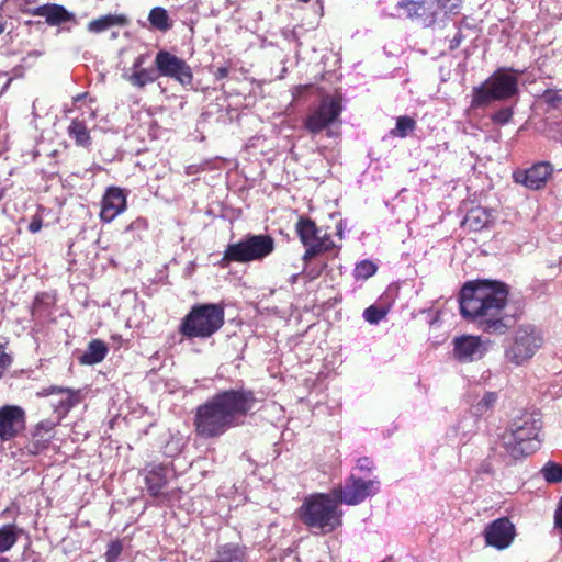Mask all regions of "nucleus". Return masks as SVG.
I'll list each match as a JSON object with an SVG mask.
<instances>
[{"instance_id": "obj_43", "label": "nucleus", "mask_w": 562, "mask_h": 562, "mask_svg": "<svg viewBox=\"0 0 562 562\" xmlns=\"http://www.w3.org/2000/svg\"><path fill=\"white\" fill-rule=\"evenodd\" d=\"M147 228V222L146 220L142 218V217H138L136 218L135 221H133L127 227H126V232L128 231H134V229H138V231H144Z\"/></svg>"}, {"instance_id": "obj_51", "label": "nucleus", "mask_w": 562, "mask_h": 562, "mask_svg": "<svg viewBox=\"0 0 562 562\" xmlns=\"http://www.w3.org/2000/svg\"><path fill=\"white\" fill-rule=\"evenodd\" d=\"M5 31V22L0 18V35Z\"/></svg>"}, {"instance_id": "obj_21", "label": "nucleus", "mask_w": 562, "mask_h": 562, "mask_svg": "<svg viewBox=\"0 0 562 562\" xmlns=\"http://www.w3.org/2000/svg\"><path fill=\"white\" fill-rule=\"evenodd\" d=\"M246 548L237 543L220 546L215 559L210 562H245Z\"/></svg>"}, {"instance_id": "obj_19", "label": "nucleus", "mask_w": 562, "mask_h": 562, "mask_svg": "<svg viewBox=\"0 0 562 562\" xmlns=\"http://www.w3.org/2000/svg\"><path fill=\"white\" fill-rule=\"evenodd\" d=\"M33 15L44 16L47 24L56 26L72 20L74 15L60 4H44L32 11Z\"/></svg>"}, {"instance_id": "obj_52", "label": "nucleus", "mask_w": 562, "mask_h": 562, "mask_svg": "<svg viewBox=\"0 0 562 562\" xmlns=\"http://www.w3.org/2000/svg\"><path fill=\"white\" fill-rule=\"evenodd\" d=\"M86 95H87V93L78 94V95H76V97L74 98V101H75V102L81 101Z\"/></svg>"}, {"instance_id": "obj_49", "label": "nucleus", "mask_w": 562, "mask_h": 562, "mask_svg": "<svg viewBox=\"0 0 562 562\" xmlns=\"http://www.w3.org/2000/svg\"><path fill=\"white\" fill-rule=\"evenodd\" d=\"M462 38H463V35H462V33L459 31V32L454 35V37L451 40L450 48H451V49H453V48L458 47V46L460 45V43H461Z\"/></svg>"}, {"instance_id": "obj_27", "label": "nucleus", "mask_w": 562, "mask_h": 562, "mask_svg": "<svg viewBox=\"0 0 562 562\" xmlns=\"http://www.w3.org/2000/svg\"><path fill=\"white\" fill-rule=\"evenodd\" d=\"M148 21L153 29L160 32H167L172 26L167 10L161 7H155L149 11Z\"/></svg>"}, {"instance_id": "obj_8", "label": "nucleus", "mask_w": 562, "mask_h": 562, "mask_svg": "<svg viewBox=\"0 0 562 562\" xmlns=\"http://www.w3.org/2000/svg\"><path fill=\"white\" fill-rule=\"evenodd\" d=\"M543 345L539 328L531 324L520 325L504 349L505 360L515 366L528 362Z\"/></svg>"}, {"instance_id": "obj_44", "label": "nucleus", "mask_w": 562, "mask_h": 562, "mask_svg": "<svg viewBox=\"0 0 562 562\" xmlns=\"http://www.w3.org/2000/svg\"><path fill=\"white\" fill-rule=\"evenodd\" d=\"M42 226H43L42 218L40 216L35 215V216H33L31 223L29 224V231L34 234V233L40 232Z\"/></svg>"}, {"instance_id": "obj_40", "label": "nucleus", "mask_w": 562, "mask_h": 562, "mask_svg": "<svg viewBox=\"0 0 562 562\" xmlns=\"http://www.w3.org/2000/svg\"><path fill=\"white\" fill-rule=\"evenodd\" d=\"M122 552V546L119 541H112L109 546H108V550H106V553H105V557H106V561L108 562H113L117 559V557L121 554Z\"/></svg>"}, {"instance_id": "obj_1", "label": "nucleus", "mask_w": 562, "mask_h": 562, "mask_svg": "<svg viewBox=\"0 0 562 562\" xmlns=\"http://www.w3.org/2000/svg\"><path fill=\"white\" fill-rule=\"evenodd\" d=\"M508 285L493 280L467 282L459 294L460 313L482 331L504 335L515 323L505 310L508 303Z\"/></svg>"}, {"instance_id": "obj_54", "label": "nucleus", "mask_w": 562, "mask_h": 562, "mask_svg": "<svg viewBox=\"0 0 562 562\" xmlns=\"http://www.w3.org/2000/svg\"><path fill=\"white\" fill-rule=\"evenodd\" d=\"M35 106H36V102L33 103V115L37 116V114L35 113Z\"/></svg>"}, {"instance_id": "obj_57", "label": "nucleus", "mask_w": 562, "mask_h": 562, "mask_svg": "<svg viewBox=\"0 0 562 562\" xmlns=\"http://www.w3.org/2000/svg\"><path fill=\"white\" fill-rule=\"evenodd\" d=\"M299 2H302V3H308L311 0H297Z\"/></svg>"}, {"instance_id": "obj_7", "label": "nucleus", "mask_w": 562, "mask_h": 562, "mask_svg": "<svg viewBox=\"0 0 562 562\" xmlns=\"http://www.w3.org/2000/svg\"><path fill=\"white\" fill-rule=\"evenodd\" d=\"M518 91L517 80L508 72H493L484 82L472 89L471 108L483 109L495 101L514 97Z\"/></svg>"}, {"instance_id": "obj_20", "label": "nucleus", "mask_w": 562, "mask_h": 562, "mask_svg": "<svg viewBox=\"0 0 562 562\" xmlns=\"http://www.w3.org/2000/svg\"><path fill=\"white\" fill-rule=\"evenodd\" d=\"M130 20L125 14H105L90 21L87 29L91 33H102L113 26H126Z\"/></svg>"}, {"instance_id": "obj_37", "label": "nucleus", "mask_w": 562, "mask_h": 562, "mask_svg": "<svg viewBox=\"0 0 562 562\" xmlns=\"http://www.w3.org/2000/svg\"><path fill=\"white\" fill-rule=\"evenodd\" d=\"M11 364L12 357L5 352L4 346L0 344V379L3 378Z\"/></svg>"}, {"instance_id": "obj_14", "label": "nucleus", "mask_w": 562, "mask_h": 562, "mask_svg": "<svg viewBox=\"0 0 562 562\" xmlns=\"http://www.w3.org/2000/svg\"><path fill=\"white\" fill-rule=\"evenodd\" d=\"M515 535V526L507 517L495 519L486 526L484 531L486 544L498 550L509 547Z\"/></svg>"}, {"instance_id": "obj_53", "label": "nucleus", "mask_w": 562, "mask_h": 562, "mask_svg": "<svg viewBox=\"0 0 562 562\" xmlns=\"http://www.w3.org/2000/svg\"><path fill=\"white\" fill-rule=\"evenodd\" d=\"M11 81V79H8L5 85L1 88L0 90V95L2 94V92L4 91V89L8 87L9 82Z\"/></svg>"}, {"instance_id": "obj_36", "label": "nucleus", "mask_w": 562, "mask_h": 562, "mask_svg": "<svg viewBox=\"0 0 562 562\" xmlns=\"http://www.w3.org/2000/svg\"><path fill=\"white\" fill-rule=\"evenodd\" d=\"M512 116H513L512 108H504V109H501V110L496 111L492 115V121L494 123L504 125V124H507L510 121Z\"/></svg>"}, {"instance_id": "obj_58", "label": "nucleus", "mask_w": 562, "mask_h": 562, "mask_svg": "<svg viewBox=\"0 0 562 562\" xmlns=\"http://www.w3.org/2000/svg\"><path fill=\"white\" fill-rule=\"evenodd\" d=\"M0 562H8V560L4 558H0Z\"/></svg>"}, {"instance_id": "obj_39", "label": "nucleus", "mask_w": 562, "mask_h": 562, "mask_svg": "<svg viewBox=\"0 0 562 562\" xmlns=\"http://www.w3.org/2000/svg\"><path fill=\"white\" fill-rule=\"evenodd\" d=\"M314 91L313 85H299L292 89L293 101L305 98L308 93Z\"/></svg>"}, {"instance_id": "obj_33", "label": "nucleus", "mask_w": 562, "mask_h": 562, "mask_svg": "<svg viewBox=\"0 0 562 562\" xmlns=\"http://www.w3.org/2000/svg\"><path fill=\"white\" fill-rule=\"evenodd\" d=\"M416 127V122L414 119L409 116H400L396 121V126L394 130H392V134L400 136V137H406L408 133L413 132Z\"/></svg>"}, {"instance_id": "obj_18", "label": "nucleus", "mask_w": 562, "mask_h": 562, "mask_svg": "<svg viewBox=\"0 0 562 562\" xmlns=\"http://www.w3.org/2000/svg\"><path fill=\"white\" fill-rule=\"evenodd\" d=\"M49 395L59 396L58 401L52 402V406L60 416H65L79 402L78 393L68 387L49 386L37 392L40 397Z\"/></svg>"}, {"instance_id": "obj_16", "label": "nucleus", "mask_w": 562, "mask_h": 562, "mask_svg": "<svg viewBox=\"0 0 562 562\" xmlns=\"http://www.w3.org/2000/svg\"><path fill=\"white\" fill-rule=\"evenodd\" d=\"M435 4V0H402L398 7L405 11L408 18L429 26L437 20H442Z\"/></svg>"}, {"instance_id": "obj_46", "label": "nucleus", "mask_w": 562, "mask_h": 562, "mask_svg": "<svg viewBox=\"0 0 562 562\" xmlns=\"http://www.w3.org/2000/svg\"><path fill=\"white\" fill-rule=\"evenodd\" d=\"M150 58V55L149 54H140L136 57L134 64H133V69L132 70H142L140 69V66L147 60Z\"/></svg>"}, {"instance_id": "obj_15", "label": "nucleus", "mask_w": 562, "mask_h": 562, "mask_svg": "<svg viewBox=\"0 0 562 562\" xmlns=\"http://www.w3.org/2000/svg\"><path fill=\"white\" fill-rule=\"evenodd\" d=\"M553 172V167L547 161L537 162L526 170L513 173L514 181L530 190L542 189Z\"/></svg>"}, {"instance_id": "obj_34", "label": "nucleus", "mask_w": 562, "mask_h": 562, "mask_svg": "<svg viewBox=\"0 0 562 562\" xmlns=\"http://www.w3.org/2000/svg\"><path fill=\"white\" fill-rule=\"evenodd\" d=\"M376 272V266L370 260H362L356 265L355 278L368 279Z\"/></svg>"}, {"instance_id": "obj_26", "label": "nucleus", "mask_w": 562, "mask_h": 562, "mask_svg": "<svg viewBox=\"0 0 562 562\" xmlns=\"http://www.w3.org/2000/svg\"><path fill=\"white\" fill-rule=\"evenodd\" d=\"M68 135L78 146L89 147L91 145L90 132L82 121L72 120L68 126Z\"/></svg>"}, {"instance_id": "obj_28", "label": "nucleus", "mask_w": 562, "mask_h": 562, "mask_svg": "<svg viewBox=\"0 0 562 562\" xmlns=\"http://www.w3.org/2000/svg\"><path fill=\"white\" fill-rule=\"evenodd\" d=\"M497 393L485 392L481 400H479L473 406L472 412L475 416H483L487 412L492 411L497 402Z\"/></svg>"}, {"instance_id": "obj_31", "label": "nucleus", "mask_w": 562, "mask_h": 562, "mask_svg": "<svg viewBox=\"0 0 562 562\" xmlns=\"http://www.w3.org/2000/svg\"><path fill=\"white\" fill-rule=\"evenodd\" d=\"M18 537L12 525L0 528V553L10 550L16 542Z\"/></svg>"}, {"instance_id": "obj_29", "label": "nucleus", "mask_w": 562, "mask_h": 562, "mask_svg": "<svg viewBox=\"0 0 562 562\" xmlns=\"http://www.w3.org/2000/svg\"><path fill=\"white\" fill-rule=\"evenodd\" d=\"M547 483L555 484L562 482V465L548 461L540 470Z\"/></svg>"}, {"instance_id": "obj_12", "label": "nucleus", "mask_w": 562, "mask_h": 562, "mask_svg": "<svg viewBox=\"0 0 562 562\" xmlns=\"http://www.w3.org/2000/svg\"><path fill=\"white\" fill-rule=\"evenodd\" d=\"M453 356L460 362L482 359L491 347V340L480 336L462 335L453 338Z\"/></svg>"}, {"instance_id": "obj_25", "label": "nucleus", "mask_w": 562, "mask_h": 562, "mask_svg": "<svg viewBox=\"0 0 562 562\" xmlns=\"http://www.w3.org/2000/svg\"><path fill=\"white\" fill-rule=\"evenodd\" d=\"M106 345L100 339H93L80 357V362L83 364H95L101 362L106 357Z\"/></svg>"}, {"instance_id": "obj_42", "label": "nucleus", "mask_w": 562, "mask_h": 562, "mask_svg": "<svg viewBox=\"0 0 562 562\" xmlns=\"http://www.w3.org/2000/svg\"><path fill=\"white\" fill-rule=\"evenodd\" d=\"M357 468L360 471L370 472L372 470V468H373V462H372L371 459H369L367 457L359 458L358 461H357Z\"/></svg>"}, {"instance_id": "obj_48", "label": "nucleus", "mask_w": 562, "mask_h": 562, "mask_svg": "<svg viewBox=\"0 0 562 562\" xmlns=\"http://www.w3.org/2000/svg\"><path fill=\"white\" fill-rule=\"evenodd\" d=\"M44 447H45V445H44V443H40V441H38V440H36V441H32V442L29 445V450H30L32 453L36 454V453H38V451H40L42 448H44Z\"/></svg>"}, {"instance_id": "obj_10", "label": "nucleus", "mask_w": 562, "mask_h": 562, "mask_svg": "<svg viewBox=\"0 0 562 562\" xmlns=\"http://www.w3.org/2000/svg\"><path fill=\"white\" fill-rule=\"evenodd\" d=\"M380 491V481L378 479L363 480L351 474L346 479L344 485L333 488V496L340 504L358 505L368 497L375 495Z\"/></svg>"}, {"instance_id": "obj_32", "label": "nucleus", "mask_w": 562, "mask_h": 562, "mask_svg": "<svg viewBox=\"0 0 562 562\" xmlns=\"http://www.w3.org/2000/svg\"><path fill=\"white\" fill-rule=\"evenodd\" d=\"M436 8L441 19L449 14H458L462 8L463 0H435Z\"/></svg>"}, {"instance_id": "obj_30", "label": "nucleus", "mask_w": 562, "mask_h": 562, "mask_svg": "<svg viewBox=\"0 0 562 562\" xmlns=\"http://www.w3.org/2000/svg\"><path fill=\"white\" fill-rule=\"evenodd\" d=\"M156 72H124L123 78L137 88H143L157 79Z\"/></svg>"}, {"instance_id": "obj_6", "label": "nucleus", "mask_w": 562, "mask_h": 562, "mask_svg": "<svg viewBox=\"0 0 562 562\" xmlns=\"http://www.w3.org/2000/svg\"><path fill=\"white\" fill-rule=\"evenodd\" d=\"M274 250V239L270 235H247L238 243L227 245L220 261L222 267L231 262H250L262 260Z\"/></svg>"}, {"instance_id": "obj_4", "label": "nucleus", "mask_w": 562, "mask_h": 562, "mask_svg": "<svg viewBox=\"0 0 562 562\" xmlns=\"http://www.w3.org/2000/svg\"><path fill=\"white\" fill-rule=\"evenodd\" d=\"M339 504L333 493L313 494L304 498L297 515L300 520L315 532L330 533L342 524Z\"/></svg>"}, {"instance_id": "obj_47", "label": "nucleus", "mask_w": 562, "mask_h": 562, "mask_svg": "<svg viewBox=\"0 0 562 562\" xmlns=\"http://www.w3.org/2000/svg\"><path fill=\"white\" fill-rule=\"evenodd\" d=\"M554 524L557 528L562 529V499L560 501L554 514Z\"/></svg>"}, {"instance_id": "obj_24", "label": "nucleus", "mask_w": 562, "mask_h": 562, "mask_svg": "<svg viewBox=\"0 0 562 562\" xmlns=\"http://www.w3.org/2000/svg\"><path fill=\"white\" fill-rule=\"evenodd\" d=\"M491 220V213L482 207H475L470 210L464 220L463 225L469 227V229L479 232L486 227Z\"/></svg>"}, {"instance_id": "obj_41", "label": "nucleus", "mask_w": 562, "mask_h": 562, "mask_svg": "<svg viewBox=\"0 0 562 562\" xmlns=\"http://www.w3.org/2000/svg\"><path fill=\"white\" fill-rule=\"evenodd\" d=\"M544 101L553 108H557L561 102V95L553 90H546L543 93Z\"/></svg>"}, {"instance_id": "obj_56", "label": "nucleus", "mask_w": 562, "mask_h": 562, "mask_svg": "<svg viewBox=\"0 0 562 562\" xmlns=\"http://www.w3.org/2000/svg\"><path fill=\"white\" fill-rule=\"evenodd\" d=\"M218 74H220L218 78H223L227 72L221 71Z\"/></svg>"}, {"instance_id": "obj_13", "label": "nucleus", "mask_w": 562, "mask_h": 562, "mask_svg": "<svg viewBox=\"0 0 562 562\" xmlns=\"http://www.w3.org/2000/svg\"><path fill=\"white\" fill-rule=\"evenodd\" d=\"M25 411L18 405L0 407V439L8 441L25 429Z\"/></svg>"}, {"instance_id": "obj_2", "label": "nucleus", "mask_w": 562, "mask_h": 562, "mask_svg": "<svg viewBox=\"0 0 562 562\" xmlns=\"http://www.w3.org/2000/svg\"><path fill=\"white\" fill-rule=\"evenodd\" d=\"M255 402L254 393L245 389L216 393L196 407L194 415L196 435L204 439L222 436L238 425V418L246 416Z\"/></svg>"}, {"instance_id": "obj_9", "label": "nucleus", "mask_w": 562, "mask_h": 562, "mask_svg": "<svg viewBox=\"0 0 562 562\" xmlns=\"http://www.w3.org/2000/svg\"><path fill=\"white\" fill-rule=\"evenodd\" d=\"M296 234L301 243L305 246L303 260L306 262L319 254L327 252L336 248L331 236L327 232H322L314 221L307 217H301L295 225Z\"/></svg>"}, {"instance_id": "obj_35", "label": "nucleus", "mask_w": 562, "mask_h": 562, "mask_svg": "<svg viewBox=\"0 0 562 562\" xmlns=\"http://www.w3.org/2000/svg\"><path fill=\"white\" fill-rule=\"evenodd\" d=\"M386 316V311L374 305L367 307L363 312V318L370 324H378Z\"/></svg>"}, {"instance_id": "obj_23", "label": "nucleus", "mask_w": 562, "mask_h": 562, "mask_svg": "<svg viewBox=\"0 0 562 562\" xmlns=\"http://www.w3.org/2000/svg\"><path fill=\"white\" fill-rule=\"evenodd\" d=\"M155 64L156 70H190L183 59L178 58L167 50L158 52Z\"/></svg>"}, {"instance_id": "obj_17", "label": "nucleus", "mask_w": 562, "mask_h": 562, "mask_svg": "<svg viewBox=\"0 0 562 562\" xmlns=\"http://www.w3.org/2000/svg\"><path fill=\"white\" fill-rule=\"evenodd\" d=\"M126 207V196L122 189L111 187L102 199L100 217L103 222L110 223Z\"/></svg>"}, {"instance_id": "obj_55", "label": "nucleus", "mask_w": 562, "mask_h": 562, "mask_svg": "<svg viewBox=\"0 0 562 562\" xmlns=\"http://www.w3.org/2000/svg\"><path fill=\"white\" fill-rule=\"evenodd\" d=\"M497 70H508V71H512L514 69L513 68H498Z\"/></svg>"}, {"instance_id": "obj_45", "label": "nucleus", "mask_w": 562, "mask_h": 562, "mask_svg": "<svg viewBox=\"0 0 562 562\" xmlns=\"http://www.w3.org/2000/svg\"><path fill=\"white\" fill-rule=\"evenodd\" d=\"M53 426H54V424L50 423V422H41V423H38L36 428H35V431H34V437H38L41 430H45L46 432H49L53 429Z\"/></svg>"}, {"instance_id": "obj_11", "label": "nucleus", "mask_w": 562, "mask_h": 562, "mask_svg": "<svg viewBox=\"0 0 562 562\" xmlns=\"http://www.w3.org/2000/svg\"><path fill=\"white\" fill-rule=\"evenodd\" d=\"M344 110L339 94H326L319 105L305 119L304 126L312 134H318L336 122Z\"/></svg>"}, {"instance_id": "obj_38", "label": "nucleus", "mask_w": 562, "mask_h": 562, "mask_svg": "<svg viewBox=\"0 0 562 562\" xmlns=\"http://www.w3.org/2000/svg\"><path fill=\"white\" fill-rule=\"evenodd\" d=\"M169 75L172 79L181 83L182 86L193 87V72H162Z\"/></svg>"}, {"instance_id": "obj_50", "label": "nucleus", "mask_w": 562, "mask_h": 562, "mask_svg": "<svg viewBox=\"0 0 562 562\" xmlns=\"http://www.w3.org/2000/svg\"><path fill=\"white\" fill-rule=\"evenodd\" d=\"M342 225H341V222L337 225V235L339 236L340 239H342Z\"/></svg>"}, {"instance_id": "obj_3", "label": "nucleus", "mask_w": 562, "mask_h": 562, "mask_svg": "<svg viewBox=\"0 0 562 562\" xmlns=\"http://www.w3.org/2000/svg\"><path fill=\"white\" fill-rule=\"evenodd\" d=\"M542 428L540 414L525 412L514 418L503 432L502 446L513 459H520L535 452L540 445L538 439Z\"/></svg>"}, {"instance_id": "obj_5", "label": "nucleus", "mask_w": 562, "mask_h": 562, "mask_svg": "<svg viewBox=\"0 0 562 562\" xmlns=\"http://www.w3.org/2000/svg\"><path fill=\"white\" fill-rule=\"evenodd\" d=\"M224 307L215 303L195 304L181 319L178 331L188 339H206L224 325Z\"/></svg>"}, {"instance_id": "obj_22", "label": "nucleus", "mask_w": 562, "mask_h": 562, "mask_svg": "<svg viewBox=\"0 0 562 562\" xmlns=\"http://www.w3.org/2000/svg\"><path fill=\"white\" fill-rule=\"evenodd\" d=\"M166 468L162 465L154 467L145 476L147 491L153 496L161 494L162 488L167 485Z\"/></svg>"}]
</instances>
